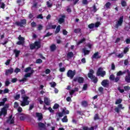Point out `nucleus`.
<instances>
[{"label": "nucleus", "instance_id": "2", "mask_svg": "<svg viewBox=\"0 0 130 130\" xmlns=\"http://www.w3.org/2000/svg\"><path fill=\"white\" fill-rule=\"evenodd\" d=\"M126 72L128 73V76L125 77V80L127 83H130V72H129L128 70L123 72L121 71H120L117 73V77H119V76H122L123 74H125Z\"/></svg>", "mask_w": 130, "mask_h": 130}, {"label": "nucleus", "instance_id": "4", "mask_svg": "<svg viewBox=\"0 0 130 130\" xmlns=\"http://www.w3.org/2000/svg\"><path fill=\"white\" fill-rule=\"evenodd\" d=\"M23 101H21V106H26V105H28L29 102L28 101L29 97L26 96H24L22 97Z\"/></svg>", "mask_w": 130, "mask_h": 130}, {"label": "nucleus", "instance_id": "17", "mask_svg": "<svg viewBox=\"0 0 130 130\" xmlns=\"http://www.w3.org/2000/svg\"><path fill=\"white\" fill-rule=\"evenodd\" d=\"M12 73H14V69L11 68L10 69L6 70V75L8 76V75H11Z\"/></svg>", "mask_w": 130, "mask_h": 130}, {"label": "nucleus", "instance_id": "61", "mask_svg": "<svg viewBox=\"0 0 130 130\" xmlns=\"http://www.w3.org/2000/svg\"><path fill=\"white\" fill-rule=\"evenodd\" d=\"M128 51V48H125L124 49V53H126Z\"/></svg>", "mask_w": 130, "mask_h": 130}, {"label": "nucleus", "instance_id": "50", "mask_svg": "<svg viewBox=\"0 0 130 130\" xmlns=\"http://www.w3.org/2000/svg\"><path fill=\"white\" fill-rule=\"evenodd\" d=\"M121 5L122 7H125V6H126V2H125V1H122Z\"/></svg>", "mask_w": 130, "mask_h": 130}, {"label": "nucleus", "instance_id": "20", "mask_svg": "<svg viewBox=\"0 0 130 130\" xmlns=\"http://www.w3.org/2000/svg\"><path fill=\"white\" fill-rule=\"evenodd\" d=\"M7 100H8V99H7V98H4L2 100V102H0V106H4V105H5V103L7 102Z\"/></svg>", "mask_w": 130, "mask_h": 130}, {"label": "nucleus", "instance_id": "29", "mask_svg": "<svg viewBox=\"0 0 130 130\" xmlns=\"http://www.w3.org/2000/svg\"><path fill=\"white\" fill-rule=\"evenodd\" d=\"M47 7L48 8H51V7H52V3L49 1L47 2Z\"/></svg>", "mask_w": 130, "mask_h": 130}, {"label": "nucleus", "instance_id": "27", "mask_svg": "<svg viewBox=\"0 0 130 130\" xmlns=\"http://www.w3.org/2000/svg\"><path fill=\"white\" fill-rule=\"evenodd\" d=\"M59 31H60V25H58L56 29L55 33L56 34H57V33H58V32H59Z\"/></svg>", "mask_w": 130, "mask_h": 130}, {"label": "nucleus", "instance_id": "52", "mask_svg": "<svg viewBox=\"0 0 130 130\" xmlns=\"http://www.w3.org/2000/svg\"><path fill=\"white\" fill-rule=\"evenodd\" d=\"M15 99H16V100H18V99H20V94H17L15 97H14Z\"/></svg>", "mask_w": 130, "mask_h": 130}, {"label": "nucleus", "instance_id": "22", "mask_svg": "<svg viewBox=\"0 0 130 130\" xmlns=\"http://www.w3.org/2000/svg\"><path fill=\"white\" fill-rule=\"evenodd\" d=\"M44 102L46 104V105H49L50 103V101L49 100V99L47 98H44Z\"/></svg>", "mask_w": 130, "mask_h": 130}, {"label": "nucleus", "instance_id": "36", "mask_svg": "<svg viewBox=\"0 0 130 130\" xmlns=\"http://www.w3.org/2000/svg\"><path fill=\"white\" fill-rule=\"evenodd\" d=\"M18 107H19V104L18 103H17V102H15L14 103V108H18Z\"/></svg>", "mask_w": 130, "mask_h": 130}, {"label": "nucleus", "instance_id": "43", "mask_svg": "<svg viewBox=\"0 0 130 130\" xmlns=\"http://www.w3.org/2000/svg\"><path fill=\"white\" fill-rule=\"evenodd\" d=\"M17 111L18 112H22L23 111V109L22 108H21V107H18L17 108Z\"/></svg>", "mask_w": 130, "mask_h": 130}, {"label": "nucleus", "instance_id": "35", "mask_svg": "<svg viewBox=\"0 0 130 130\" xmlns=\"http://www.w3.org/2000/svg\"><path fill=\"white\" fill-rule=\"evenodd\" d=\"M109 79L111 81H114L115 77H114V75H110Z\"/></svg>", "mask_w": 130, "mask_h": 130}, {"label": "nucleus", "instance_id": "24", "mask_svg": "<svg viewBox=\"0 0 130 130\" xmlns=\"http://www.w3.org/2000/svg\"><path fill=\"white\" fill-rule=\"evenodd\" d=\"M73 56L74 53H73L72 52H69L67 54L68 58H71V57H73Z\"/></svg>", "mask_w": 130, "mask_h": 130}, {"label": "nucleus", "instance_id": "1", "mask_svg": "<svg viewBox=\"0 0 130 130\" xmlns=\"http://www.w3.org/2000/svg\"><path fill=\"white\" fill-rule=\"evenodd\" d=\"M25 73H28V72L29 73H26L24 75V78L21 80V82H24V81H26L27 78H29L31 77V75H32V74L34 73V70L31 69V67H28L25 69Z\"/></svg>", "mask_w": 130, "mask_h": 130}, {"label": "nucleus", "instance_id": "7", "mask_svg": "<svg viewBox=\"0 0 130 130\" xmlns=\"http://www.w3.org/2000/svg\"><path fill=\"white\" fill-rule=\"evenodd\" d=\"M87 47H88V48L90 49L91 47H92V45L90 44H88L86 46V47H85L83 49V52L84 54V55L89 54V53H90V50H88V49H87Z\"/></svg>", "mask_w": 130, "mask_h": 130}, {"label": "nucleus", "instance_id": "16", "mask_svg": "<svg viewBox=\"0 0 130 130\" xmlns=\"http://www.w3.org/2000/svg\"><path fill=\"white\" fill-rule=\"evenodd\" d=\"M108 84H109V81L107 80H104L102 82V85L104 87H107Z\"/></svg>", "mask_w": 130, "mask_h": 130}, {"label": "nucleus", "instance_id": "42", "mask_svg": "<svg viewBox=\"0 0 130 130\" xmlns=\"http://www.w3.org/2000/svg\"><path fill=\"white\" fill-rule=\"evenodd\" d=\"M118 107L119 109H124V107H123L122 104H119Z\"/></svg>", "mask_w": 130, "mask_h": 130}, {"label": "nucleus", "instance_id": "13", "mask_svg": "<svg viewBox=\"0 0 130 130\" xmlns=\"http://www.w3.org/2000/svg\"><path fill=\"white\" fill-rule=\"evenodd\" d=\"M74 82H78V83H82L84 82V78L83 77H77L74 79Z\"/></svg>", "mask_w": 130, "mask_h": 130}, {"label": "nucleus", "instance_id": "60", "mask_svg": "<svg viewBox=\"0 0 130 130\" xmlns=\"http://www.w3.org/2000/svg\"><path fill=\"white\" fill-rule=\"evenodd\" d=\"M111 69L112 70H115V66L114 65V63H112L111 64Z\"/></svg>", "mask_w": 130, "mask_h": 130}, {"label": "nucleus", "instance_id": "39", "mask_svg": "<svg viewBox=\"0 0 130 130\" xmlns=\"http://www.w3.org/2000/svg\"><path fill=\"white\" fill-rule=\"evenodd\" d=\"M75 33H80L81 32V29L80 28H76L74 29Z\"/></svg>", "mask_w": 130, "mask_h": 130}, {"label": "nucleus", "instance_id": "48", "mask_svg": "<svg viewBox=\"0 0 130 130\" xmlns=\"http://www.w3.org/2000/svg\"><path fill=\"white\" fill-rule=\"evenodd\" d=\"M124 89L125 91H128V90H130V87L126 86L124 87Z\"/></svg>", "mask_w": 130, "mask_h": 130}, {"label": "nucleus", "instance_id": "38", "mask_svg": "<svg viewBox=\"0 0 130 130\" xmlns=\"http://www.w3.org/2000/svg\"><path fill=\"white\" fill-rule=\"evenodd\" d=\"M58 107H59V105L57 104H55L53 108V109H57V108H58Z\"/></svg>", "mask_w": 130, "mask_h": 130}, {"label": "nucleus", "instance_id": "12", "mask_svg": "<svg viewBox=\"0 0 130 130\" xmlns=\"http://www.w3.org/2000/svg\"><path fill=\"white\" fill-rule=\"evenodd\" d=\"M16 115H17V116L19 115L20 120H24L27 117V115L22 113H17Z\"/></svg>", "mask_w": 130, "mask_h": 130}, {"label": "nucleus", "instance_id": "41", "mask_svg": "<svg viewBox=\"0 0 130 130\" xmlns=\"http://www.w3.org/2000/svg\"><path fill=\"white\" fill-rule=\"evenodd\" d=\"M39 126L40 127H44L45 126V125L43 123H39Z\"/></svg>", "mask_w": 130, "mask_h": 130}, {"label": "nucleus", "instance_id": "5", "mask_svg": "<svg viewBox=\"0 0 130 130\" xmlns=\"http://www.w3.org/2000/svg\"><path fill=\"white\" fill-rule=\"evenodd\" d=\"M8 108H9V105H6L5 107L1 109L0 111V116H2V115L6 116V115H7V109H8Z\"/></svg>", "mask_w": 130, "mask_h": 130}, {"label": "nucleus", "instance_id": "34", "mask_svg": "<svg viewBox=\"0 0 130 130\" xmlns=\"http://www.w3.org/2000/svg\"><path fill=\"white\" fill-rule=\"evenodd\" d=\"M122 102V100L121 99L117 100L115 102V104H120V103H121Z\"/></svg>", "mask_w": 130, "mask_h": 130}, {"label": "nucleus", "instance_id": "10", "mask_svg": "<svg viewBox=\"0 0 130 130\" xmlns=\"http://www.w3.org/2000/svg\"><path fill=\"white\" fill-rule=\"evenodd\" d=\"M76 75V71H72L69 70L67 73V76L69 77V78H70V79H73L74 77H75V75Z\"/></svg>", "mask_w": 130, "mask_h": 130}, {"label": "nucleus", "instance_id": "3", "mask_svg": "<svg viewBox=\"0 0 130 130\" xmlns=\"http://www.w3.org/2000/svg\"><path fill=\"white\" fill-rule=\"evenodd\" d=\"M93 74H94V70L91 69L89 71V73L88 74V77L91 80H93V83H96L98 80H97V78L95 77V76H93Z\"/></svg>", "mask_w": 130, "mask_h": 130}, {"label": "nucleus", "instance_id": "6", "mask_svg": "<svg viewBox=\"0 0 130 130\" xmlns=\"http://www.w3.org/2000/svg\"><path fill=\"white\" fill-rule=\"evenodd\" d=\"M41 46L40 42H36L34 44H30V49H34V48L38 49V48H40Z\"/></svg>", "mask_w": 130, "mask_h": 130}, {"label": "nucleus", "instance_id": "46", "mask_svg": "<svg viewBox=\"0 0 130 130\" xmlns=\"http://www.w3.org/2000/svg\"><path fill=\"white\" fill-rule=\"evenodd\" d=\"M82 104L83 106H84V107L87 106V105H88V104L87 103V102H86V101L82 102Z\"/></svg>", "mask_w": 130, "mask_h": 130}, {"label": "nucleus", "instance_id": "37", "mask_svg": "<svg viewBox=\"0 0 130 130\" xmlns=\"http://www.w3.org/2000/svg\"><path fill=\"white\" fill-rule=\"evenodd\" d=\"M94 26L95 24H94V23H91L88 25V28H89L90 29H92V28H94Z\"/></svg>", "mask_w": 130, "mask_h": 130}, {"label": "nucleus", "instance_id": "32", "mask_svg": "<svg viewBox=\"0 0 130 130\" xmlns=\"http://www.w3.org/2000/svg\"><path fill=\"white\" fill-rule=\"evenodd\" d=\"M62 122H68V118L67 116H64L63 118L62 119Z\"/></svg>", "mask_w": 130, "mask_h": 130}, {"label": "nucleus", "instance_id": "8", "mask_svg": "<svg viewBox=\"0 0 130 130\" xmlns=\"http://www.w3.org/2000/svg\"><path fill=\"white\" fill-rule=\"evenodd\" d=\"M106 73L105 71H103V68H99L98 72L96 73L97 76H101V77H104Z\"/></svg>", "mask_w": 130, "mask_h": 130}, {"label": "nucleus", "instance_id": "33", "mask_svg": "<svg viewBox=\"0 0 130 130\" xmlns=\"http://www.w3.org/2000/svg\"><path fill=\"white\" fill-rule=\"evenodd\" d=\"M50 85H51V87L52 88H54V87H55L56 86V83L54 82H50Z\"/></svg>", "mask_w": 130, "mask_h": 130}, {"label": "nucleus", "instance_id": "19", "mask_svg": "<svg viewBox=\"0 0 130 130\" xmlns=\"http://www.w3.org/2000/svg\"><path fill=\"white\" fill-rule=\"evenodd\" d=\"M56 28V25H53L51 24H49L47 26V29H55Z\"/></svg>", "mask_w": 130, "mask_h": 130}, {"label": "nucleus", "instance_id": "25", "mask_svg": "<svg viewBox=\"0 0 130 130\" xmlns=\"http://www.w3.org/2000/svg\"><path fill=\"white\" fill-rule=\"evenodd\" d=\"M55 49H56V46H55V45H52L50 46L51 51H54V50H55Z\"/></svg>", "mask_w": 130, "mask_h": 130}, {"label": "nucleus", "instance_id": "44", "mask_svg": "<svg viewBox=\"0 0 130 130\" xmlns=\"http://www.w3.org/2000/svg\"><path fill=\"white\" fill-rule=\"evenodd\" d=\"M84 41H85V38L82 39L80 41L77 43V45H79V44H81V43H83Z\"/></svg>", "mask_w": 130, "mask_h": 130}, {"label": "nucleus", "instance_id": "47", "mask_svg": "<svg viewBox=\"0 0 130 130\" xmlns=\"http://www.w3.org/2000/svg\"><path fill=\"white\" fill-rule=\"evenodd\" d=\"M36 62V63H41V62H42V60L41 59H38Z\"/></svg>", "mask_w": 130, "mask_h": 130}, {"label": "nucleus", "instance_id": "31", "mask_svg": "<svg viewBox=\"0 0 130 130\" xmlns=\"http://www.w3.org/2000/svg\"><path fill=\"white\" fill-rule=\"evenodd\" d=\"M78 90H79L78 88H75V90H72L71 91H70V95H73V94H74L75 93V92H76V91H78Z\"/></svg>", "mask_w": 130, "mask_h": 130}, {"label": "nucleus", "instance_id": "56", "mask_svg": "<svg viewBox=\"0 0 130 130\" xmlns=\"http://www.w3.org/2000/svg\"><path fill=\"white\" fill-rule=\"evenodd\" d=\"M4 94H6L7 93H9V89L6 88L3 92Z\"/></svg>", "mask_w": 130, "mask_h": 130}, {"label": "nucleus", "instance_id": "18", "mask_svg": "<svg viewBox=\"0 0 130 130\" xmlns=\"http://www.w3.org/2000/svg\"><path fill=\"white\" fill-rule=\"evenodd\" d=\"M100 57H101V56L99 55V52H98L95 53L92 57V58H95V59L100 58Z\"/></svg>", "mask_w": 130, "mask_h": 130}, {"label": "nucleus", "instance_id": "26", "mask_svg": "<svg viewBox=\"0 0 130 130\" xmlns=\"http://www.w3.org/2000/svg\"><path fill=\"white\" fill-rule=\"evenodd\" d=\"M14 53L15 54L16 57H18V56H19V54H20V51L14 50Z\"/></svg>", "mask_w": 130, "mask_h": 130}, {"label": "nucleus", "instance_id": "58", "mask_svg": "<svg viewBox=\"0 0 130 130\" xmlns=\"http://www.w3.org/2000/svg\"><path fill=\"white\" fill-rule=\"evenodd\" d=\"M10 84V81L8 80H7L5 82V85L9 86V84Z\"/></svg>", "mask_w": 130, "mask_h": 130}, {"label": "nucleus", "instance_id": "53", "mask_svg": "<svg viewBox=\"0 0 130 130\" xmlns=\"http://www.w3.org/2000/svg\"><path fill=\"white\" fill-rule=\"evenodd\" d=\"M82 4L83 5H88V1L87 0H83Z\"/></svg>", "mask_w": 130, "mask_h": 130}, {"label": "nucleus", "instance_id": "45", "mask_svg": "<svg viewBox=\"0 0 130 130\" xmlns=\"http://www.w3.org/2000/svg\"><path fill=\"white\" fill-rule=\"evenodd\" d=\"M101 24V23L99 22H96L95 24L94 27H95L96 28L99 27V26H100V25Z\"/></svg>", "mask_w": 130, "mask_h": 130}, {"label": "nucleus", "instance_id": "30", "mask_svg": "<svg viewBox=\"0 0 130 130\" xmlns=\"http://www.w3.org/2000/svg\"><path fill=\"white\" fill-rule=\"evenodd\" d=\"M111 5V4H110V2H108L105 6V8L106 9H109L110 8V6Z\"/></svg>", "mask_w": 130, "mask_h": 130}, {"label": "nucleus", "instance_id": "23", "mask_svg": "<svg viewBox=\"0 0 130 130\" xmlns=\"http://www.w3.org/2000/svg\"><path fill=\"white\" fill-rule=\"evenodd\" d=\"M36 115L38 117L39 120H41L42 119V114L40 113H36Z\"/></svg>", "mask_w": 130, "mask_h": 130}, {"label": "nucleus", "instance_id": "28", "mask_svg": "<svg viewBox=\"0 0 130 130\" xmlns=\"http://www.w3.org/2000/svg\"><path fill=\"white\" fill-rule=\"evenodd\" d=\"M62 113H66V114H69V113H70V111L68 110H67V109H63L62 110Z\"/></svg>", "mask_w": 130, "mask_h": 130}, {"label": "nucleus", "instance_id": "9", "mask_svg": "<svg viewBox=\"0 0 130 130\" xmlns=\"http://www.w3.org/2000/svg\"><path fill=\"white\" fill-rule=\"evenodd\" d=\"M123 22V16H121L119 18V19L117 20L115 27L118 28L119 26H121V25H122Z\"/></svg>", "mask_w": 130, "mask_h": 130}, {"label": "nucleus", "instance_id": "21", "mask_svg": "<svg viewBox=\"0 0 130 130\" xmlns=\"http://www.w3.org/2000/svg\"><path fill=\"white\" fill-rule=\"evenodd\" d=\"M12 117H13L12 116H11L9 117V119L8 120L7 122H8V123H14V122L15 121L14 118H12Z\"/></svg>", "mask_w": 130, "mask_h": 130}, {"label": "nucleus", "instance_id": "14", "mask_svg": "<svg viewBox=\"0 0 130 130\" xmlns=\"http://www.w3.org/2000/svg\"><path fill=\"white\" fill-rule=\"evenodd\" d=\"M18 39L19 41L17 43V44L18 45H21V44H23V43H24V38L21 37V36H19Z\"/></svg>", "mask_w": 130, "mask_h": 130}, {"label": "nucleus", "instance_id": "51", "mask_svg": "<svg viewBox=\"0 0 130 130\" xmlns=\"http://www.w3.org/2000/svg\"><path fill=\"white\" fill-rule=\"evenodd\" d=\"M63 113H62H62H58V116H59V117H62V116H63Z\"/></svg>", "mask_w": 130, "mask_h": 130}, {"label": "nucleus", "instance_id": "40", "mask_svg": "<svg viewBox=\"0 0 130 130\" xmlns=\"http://www.w3.org/2000/svg\"><path fill=\"white\" fill-rule=\"evenodd\" d=\"M116 56H117V57H119V58H121V57H123V53L119 54L118 55H117Z\"/></svg>", "mask_w": 130, "mask_h": 130}, {"label": "nucleus", "instance_id": "64", "mask_svg": "<svg viewBox=\"0 0 130 130\" xmlns=\"http://www.w3.org/2000/svg\"><path fill=\"white\" fill-rule=\"evenodd\" d=\"M63 35H67L68 34V31L64 29L63 30Z\"/></svg>", "mask_w": 130, "mask_h": 130}, {"label": "nucleus", "instance_id": "59", "mask_svg": "<svg viewBox=\"0 0 130 130\" xmlns=\"http://www.w3.org/2000/svg\"><path fill=\"white\" fill-rule=\"evenodd\" d=\"M115 111L117 113H119V108H115Z\"/></svg>", "mask_w": 130, "mask_h": 130}, {"label": "nucleus", "instance_id": "54", "mask_svg": "<svg viewBox=\"0 0 130 130\" xmlns=\"http://www.w3.org/2000/svg\"><path fill=\"white\" fill-rule=\"evenodd\" d=\"M50 73V70L49 69H47L45 71V74H46V75H48V74Z\"/></svg>", "mask_w": 130, "mask_h": 130}, {"label": "nucleus", "instance_id": "63", "mask_svg": "<svg viewBox=\"0 0 130 130\" xmlns=\"http://www.w3.org/2000/svg\"><path fill=\"white\" fill-rule=\"evenodd\" d=\"M1 8H2V9H5V4L1 3Z\"/></svg>", "mask_w": 130, "mask_h": 130}, {"label": "nucleus", "instance_id": "15", "mask_svg": "<svg viewBox=\"0 0 130 130\" xmlns=\"http://www.w3.org/2000/svg\"><path fill=\"white\" fill-rule=\"evenodd\" d=\"M64 18H66V16L63 15H62L61 16V17L58 20V22L60 24H62V23H63L64 22Z\"/></svg>", "mask_w": 130, "mask_h": 130}, {"label": "nucleus", "instance_id": "11", "mask_svg": "<svg viewBox=\"0 0 130 130\" xmlns=\"http://www.w3.org/2000/svg\"><path fill=\"white\" fill-rule=\"evenodd\" d=\"M26 19H23L20 22H16V24L17 26H20V27H23L24 25H26Z\"/></svg>", "mask_w": 130, "mask_h": 130}, {"label": "nucleus", "instance_id": "49", "mask_svg": "<svg viewBox=\"0 0 130 130\" xmlns=\"http://www.w3.org/2000/svg\"><path fill=\"white\" fill-rule=\"evenodd\" d=\"M21 70H20V69L19 68H16L15 71H14V73H16V74H17V73H19V72H20Z\"/></svg>", "mask_w": 130, "mask_h": 130}, {"label": "nucleus", "instance_id": "55", "mask_svg": "<svg viewBox=\"0 0 130 130\" xmlns=\"http://www.w3.org/2000/svg\"><path fill=\"white\" fill-rule=\"evenodd\" d=\"M87 88H88V85H87L86 84L84 85L83 87V90H84V91L87 90Z\"/></svg>", "mask_w": 130, "mask_h": 130}, {"label": "nucleus", "instance_id": "57", "mask_svg": "<svg viewBox=\"0 0 130 130\" xmlns=\"http://www.w3.org/2000/svg\"><path fill=\"white\" fill-rule=\"evenodd\" d=\"M64 71H66V68H60L59 69V71L61 72V73L64 72Z\"/></svg>", "mask_w": 130, "mask_h": 130}, {"label": "nucleus", "instance_id": "62", "mask_svg": "<svg viewBox=\"0 0 130 130\" xmlns=\"http://www.w3.org/2000/svg\"><path fill=\"white\" fill-rule=\"evenodd\" d=\"M43 26L41 25H39L38 27V30H42Z\"/></svg>", "mask_w": 130, "mask_h": 130}]
</instances>
